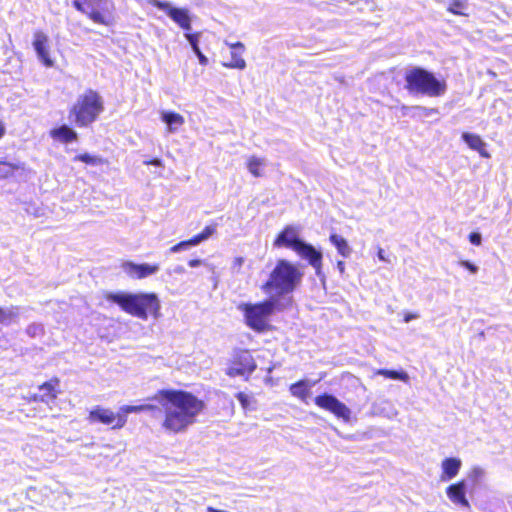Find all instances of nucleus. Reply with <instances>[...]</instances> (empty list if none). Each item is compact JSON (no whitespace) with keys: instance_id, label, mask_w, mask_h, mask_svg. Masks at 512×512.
Segmentation results:
<instances>
[{"instance_id":"9b49d317","label":"nucleus","mask_w":512,"mask_h":512,"mask_svg":"<svg viewBox=\"0 0 512 512\" xmlns=\"http://www.w3.org/2000/svg\"><path fill=\"white\" fill-rule=\"evenodd\" d=\"M314 403L319 408L332 413L337 418L345 421L350 419V409L332 394H319L314 398Z\"/></svg>"},{"instance_id":"4c0bfd02","label":"nucleus","mask_w":512,"mask_h":512,"mask_svg":"<svg viewBox=\"0 0 512 512\" xmlns=\"http://www.w3.org/2000/svg\"><path fill=\"white\" fill-rule=\"evenodd\" d=\"M202 261L200 259H191L188 261V265L190 267H198L199 265H201Z\"/></svg>"},{"instance_id":"e433bc0d","label":"nucleus","mask_w":512,"mask_h":512,"mask_svg":"<svg viewBox=\"0 0 512 512\" xmlns=\"http://www.w3.org/2000/svg\"><path fill=\"white\" fill-rule=\"evenodd\" d=\"M417 317H418V315H417V314H413V313H405V314H404V317H403V320H404L405 322H409V321H411V320H413V319H416Z\"/></svg>"},{"instance_id":"c756f323","label":"nucleus","mask_w":512,"mask_h":512,"mask_svg":"<svg viewBox=\"0 0 512 512\" xmlns=\"http://www.w3.org/2000/svg\"><path fill=\"white\" fill-rule=\"evenodd\" d=\"M375 375H381V376H384L385 378L394 379V380H402V381L408 380V375L404 371L378 369L375 371Z\"/></svg>"},{"instance_id":"a211bd4d","label":"nucleus","mask_w":512,"mask_h":512,"mask_svg":"<svg viewBox=\"0 0 512 512\" xmlns=\"http://www.w3.org/2000/svg\"><path fill=\"white\" fill-rule=\"evenodd\" d=\"M215 232V228L212 226H206L199 234L194 235L192 238L184 241H180L170 248L171 252H178L189 246L198 245L200 242L208 239Z\"/></svg>"},{"instance_id":"412c9836","label":"nucleus","mask_w":512,"mask_h":512,"mask_svg":"<svg viewBox=\"0 0 512 512\" xmlns=\"http://www.w3.org/2000/svg\"><path fill=\"white\" fill-rule=\"evenodd\" d=\"M461 466H462V462L459 458H456V457L445 458L441 464V468H442V473L440 476L441 480L447 481V480H450V479L456 477L460 471Z\"/></svg>"},{"instance_id":"0eeeda50","label":"nucleus","mask_w":512,"mask_h":512,"mask_svg":"<svg viewBox=\"0 0 512 512\" xmlns=\"http://www.w3.org/2000/svg\"><path fill=\"white\" fill-rule=\"evenodd\" d=\"M238 309L243 313L245 324L257 333L270 331V317L278 305L275 299H265L258 303H241Z\"/></svg>"},{"instance_id":"423d86ee","label":"nucleus","mask_w":512,"mask_h":512,"mask_svg":"<svg viewBox=\"0 0 512 512\" xmlns=\"http://www.w3.org/2000/svg\"><path fill=\"white\" fill-rule=\"evenodd\" d=\"M405 88L410 93L438 97L445 93V81L438 80L433 73L421 68L415 67L405 73Z\"/></svg>"},{"instance_id":"7ed1b4c3","label":"nucleus","mask_w":512,"mask_h":512,"mask_svg":"<svg viewBox=\"0 0 512 512\" xmlns=\"http://www.w3.org/2000/svg\"><path fill=\"white\" fill-rule=\"evenodd\" d=\"M104 299L117 304L122 311L141 320H147L149 316L157 317L160 310L159 299L154 293L106 292Z\"/></svg>"},{"instance_id":"6e6552de","label":"nucleus","mask_w":512,"mask_h":512,"mask_svg":"<svg viewBox=\"0 0 512 512\" xmlns=\"http://www.w3.org/2000/svg\"><path fill=\"white\" fill-rule=\"evenodd\" d=\"M107 0H73V7L85 14L90 20L100 25L113 23L111 10L106 6Z\"/></svg>"},{"instance_id":"4be33fe9","label":"nucleus","mask_w":512,"mask_h":512,"mask_svg":"<svg viewBox=\"0 0 512 512\" xmlns=\"http://www.w3.org/2000/svg\"><path fill=\"white\" fill-rule=\"evenodd\" d=\"M462 138L472 150L477 151L482 157H490V154L486 150V144L479 135L463 133Z\"/></svg>"},{"instance_id":"cd10ccee","label":"nucleus","mask_w":512,"mask_h":512,"mask_svg":"<svg viewBox=\"0 0 512 512\" xmlns=\"http://www.w3.org/2000/svg\"><path fill=\"white\" fill-rule=\"evenodd\" d=\"M468 8L467 0H451L447 7V11L459 16H467L466 10Z\"/></svg>"},{"instance_id":"2eb2a0df","label":"nucleus","mask_w":512,"mask_h":512,"mask_svg":"<svg viewBox=\"0 0 512 512\" xmlns=\"http://www.w3.org/2000/svg\"><path fill=\"white\" fill-rule=\"evenodd\" d=\"M446 494L452 503L466 508L470 507L469 501L466 498V484L464 480H459L449 485L446 488Z\"/></svg>"},{"instance_id":"a19ab883","label":"nucleus","mask_w":512,"mask_h":512,"mask_svg":"<svg viewBox=\"0 0 512 512\" xmlns=\"http://www.w3.org/2000/svg\"><path fill=\"white\" fill-rule=\"evenodd\" d=\"M145 163H146V164H148V165L159 166V165H160V160H158V159H153V160L147 161V162H145Z\"/></svg>"},{"instance_id":"37998d69","label":"nucleus","mask_w":512,"mask_h":512,"mask_svg":"<svg viewBox=\"0 0 512 512\" xmlns=\"http://www.w3.org/2000/svg\"><path fill=\"white\" fill-rule=\"evenodd\" d=\"M378 257H379L380 260L385 261L383 249H379L378 250Z\"/></svg>"},{"instance_id":"f3484780","label":"nucleus","mask_w":512,"mask_h":512,"mask_svg":"<svg viewBox=\"0 0 512 512\" xmlns=\"http://www.w3.org/2000/svg\"><path fill=\"white\" fill-rule=\"evenodd\" d=\"M50 137L60 143L68 144L78 140V133L68 125H60L50 130Z\"/></svg>"},{"instance_id":"2f4dec72","label":"nucleus","mask_w":512,"mask_h":512,"mask_svg":"<svg viewBox=\"0 0 512 512\" xmlns=\"http://www.w3.org/2000/svg\"><path fill=\"white\" fill-rule=\"evenodd\" d=\"M200 34H186L188 41L190 42L194 52L198 56L199 62L202 65L208 64L207 57L201 52V50L198 47V37Z\"/></svg>"},{"instance_id":"39448f33","label":"nucleus","mask_w":512,"mask_h":512,"mask_svg":"<svg viewBox=\"0 0 512 512\" xmlns=\"http://www.w3.org/2000/svg\"><path fill=\"white\" fill-rule=\"evenodd\" d=\"M273 246L276 248H289L301 258L306 259L320 274L322 268V253L309 243L304 242L299 235V229L292 225H286L275 237Z\"/></svg>"},{"instance_id":"20e7f679","label":"nucleus","mask_w":512,"mask_h":512,"mask_svg":"<svg viewBox=\"0 0 512 512\" xmlns=\"http://www.w3.org/2000/svg\"><path fill=\"white\" fill-rule=\"evenodd\" d=\"M104 110V99L101 94L89 88L70 106L68 118L76 127L87 128L99 119Z\"/></svg>"},{"instance_id":"79ce46f5","label":"nucleus","mask_w":512,"mask_h":512,"mask_svg":"<svg viewBox=\"0 0 512 512\" xmlns=\"http://www.w3.org/2000/svg\"><path fill=\"white\" fill-rule=\"evenodd\" d=\"M206 511H207V512H226V511H223V510L216 509V508H214V507H212V506H208V507L206 508Z\"/></svg>"},{"instance_id":"5701e85b","label":"nucleus","mask_w":512,"mask_h":512,"mask_svg":"<svg viewBox=\"0 0 512 512\" xmlns=\"http://www.w3.org/2000/svg\"><path fill=\"white\" fill-rule=\"evenodd\" d=\"M120 414H122V417L127 419V415L130 413H140L145 411H156L158 410V406L151 404V403H145L140 405H124L119 408Z\"/></svg>"},{"instance_id":"f704fd0d","label":"nucleus","mask_w":512,"mask_h":512,"mask_svg":"<svg viewBox=\"0 0 512 512\" xmlns=\"http://www.w3.org/2000/svg\"><path fill=\"white\" fill-rule=\"evenodd\" d=\"M244 263V258L241 256L235 257L232 262V269L236 272H240Z\"/></svg>"},{"instance_id":"72a5a7b5","label":"nucleus","mask_w":512,"mask_h":512,"mask_svg":"<svg viewBox=\"0 0 512 512\" xmlns=\"http://www.w3.org/2000/svg\"><path fill=\"white\" fill-rule=\"evenodd\" d=\"M469 238V241L475 245V246H479L481 245L482 243V238H481V235L477 232H471L468 236Z\"/></svg>"},{"instance_id":"58836bf2","label":"nucleus","mask_w":512,"mask_h":512,"mask_svg":"<svg viewBox=\"0 0 512 512\" xmlns=\"http://www.w3.org/2000/svg\"><path fill=\"white\" fill-rule=\"evenodd\" d=\"M337 268H338L340 274L343 275L345 273V263H344V261L339 260L337 262Z\"/></svg>"},{"instance_id":"b1692460","label":"nucleus","mask_w":512,"mask_h":512,"mask_svg":"<svg viewBox=\"0 0 512 512\" xmlns=\"http://www.w3.org/2000/svg\"><path fill=\"white\" fill-rule=\"evenodd\" d=\"M162 120L169 126V131L173 132L177 127H180L184 124V117L173 111L163 112Z\"/></svg>"},{"instance_id":"393cba45","label":"nucleus","mask_w":512,"mask_h":512,"mask_svg":"<svg viewBox=\"0 0 512 512\" xmlns=\"http://www.w3.org/2000/svg\"><path fill=\"white\" fill-rule=\"evenodd\" d=\"M24 165L21 163H12L0 160V179H7L15 174L18 170H23Z\"/></svg>"},{"instance_id":"1a4fd4ad","label":"nucleus","mask_w":512,"mask_h":512,"mask_svg":"<svg viewBox=\"0 0 512 512\" xmlns=\"http://www.w3.org/2000/svg\"><path fill=\"white\" fill-rule=\"evenodd\" d=\"M257 364L249 350L237 351L228 368L226 374L229 377L244 376L247 380L249 376L256 370Z\"/></svg>"},{"instance_id":"6ab92c4d","label":"nucleus","mask_w":512,"mask_h":512,"mask_svg":"<svg viewBox=\"0 0 512 512\" xmlns=\"http://www.w3.org/2000/svg\"><path fill=\"white\" fill-rule=\"evenodd\" d=\"M228 45L231 50V60L230 62L223 63V66L240 70L244 69L246 67V62L242 58V54L245 50L244 45L241 42L230 43Z\"/></svg>"},{"instance_id":"f8f14e48","label":"nucleus","mask_w":512,"mask_h":512,"mask_svg":"<svg viewBox=\"0 0 512 512\" xmlns=\"http://www.w3.org/2000/svg\"><path fill=\"white\" fill-rule=\"evenodd\" d=\"M148 3L152 7L164 11L181 29H190L191 17L187 9L172 7L169 2L161 0H149Z\"/></svg>"},{"instance_id":"bb28decb","label":"nucleus","mask_w":512,"mask_h":512,"mask_svg":"<svg viewBox=\"0 0 512 512\" xmlns=\"http://www.w3.org/2000/svg\"><path fill=\"white\" fill-rule=\"evenodd\" d=\"M73 161L74 162L79 161V162L85 163L87 165H103V164H107V160L106 159H103V158H101L99 156L91 155L89 153L78 154V155L74 156Z\"/></svg>"},{"instance_id":"dca6fc26","label":"nucleus","mask_w":512,"mask_h":512,"mask_svg":"<svg viewBox=\"0 0 512 512\" xmlns=\"http://www.w3.org/2000/svg\"><path fill=\"white\" fill-rule=\"evenodd\" d=\"M34 47L43 65L46 67H52L54 65V61L50 57V44L46 35L40 34L34 41Z\"/></svg>"},{"instance_id":"a878e982","label":"nucleus","mask_w":512,"mask_h":512,"mask_svg":"<svg viewBox=\"0 0 512 512\" xmlns=\"http://www.w3.org/2000/svg\"><path fill=\"white\" fill-rule=\"evenodd\" d=\"M329 240L336 247L338 253L343 257L346 258L351 254V248L342 236L333 233L330 235Z\"/></svg>"},{"instance_id":"c9c22d12","label":"nucleus","mask_w":512,"mask_h":512,"mask_svg":"<svg viewBox=\"0 0 512 512\" xmlns=\"http://www.w3.org/2000/svg\"><path fill=\"white\" fill-rule=\"evenodd\" d=\"M460 265L466 269H468L471 273H476L478 271V268L476 265L471 263L468 260H463L460 262Z\"/></svg>"},{"instance_id":"ea45409f","label":"nucleus","mask_w":512,"mask_h":512,"mask_svg":"<svg viewBox=\"0 0 512 512\" xmlns=\"http://www.w3.org/2000/svg\"><path fill=\"white\" fill-rule=\"evenodd\" d=\"M6 128L4 123L0 120V139L5 135Z\"/></svg>"},{"instance_id":"aec40b11","label":"nucleus","mask_w":512,"mask_h":512,"mask_svg":"<svg viewBox=\"0 0 512 512\" xmlns=\"http://www.w3.org/2000/svg\"><path fill=\"white\" fill-rule=\"evenodd\" d=\"M311 387L312 383L308 380L301 379L289 386V392L294 398L303 403H307L311 395Z\"/></svg>"},{"instance_id":"f257e3e1","label":"nucleus","mask_w":512,"mask_h":512,"mask_svg":"<svg viewBox=\"0 0 512 512\" xmlns=\"http://www.w3.org/2000/svg\"><path fill=\"white\" fill-rule=\"evenodd\" d=\"M148 400L157 401L162 406L161 427L172 434L185 432L206 408L204 400L182 389H160Z\"/></svg>"},{"instance_id":"c85d7f7f","label":"nucleus","mask_w":512,"mask_h":512,"mask_svg":"<svg viewBox=\"0 0 512 512\" xmlns=\"http://www.w3.org/2000/svg\"><path fill=\"white\" fill-rule=\"evenodd\" d=\"M247 168L248 171L254 176V177H261L262 172L260 168L264 165V161L256 156H251L247 160Z\"/></svg>"},{"instance_id":"4468645a","label":"nucleus","mask_w":512,"mask_h":512,"mask_svg":"<svg viewBox=\"0 0 512 512\" xmlns=\"http://www.w3.org/2000/svg\"><path fill=\"white\" fill-rule=\"evenodd\" d=\"M122 270L132 279H143L155 274L159 270L158 264H136L132 261H125L121 264Z\"/></svg>"},{"instance_id":"f03ea898","label":"nucleus","mask_w":512,"mask_h":512,"mask_svg":"<svg viewBox=\"0 0 512 512\" xmlns=\"http://www.w3.org/2000/svg\"><path fill=\"white\" fill-rule=\"evenodd\" d=\"M303 277L304 272L297 264L281 258L276 261L260 288L266 294L285 296L292 294L301 285Z\"/></svg>"},{"instance_id":"7c9ffc66","label":"nucleus","mask_w":512,"mask_h":512,"mask_svg":"<svg viewBox=\"0 0 512 512\" xmlns=\"http://www.w3.org/2000/svg\"><path fill=\"white\" fill-rule=\"evenodd\" d=\"M235 397L239 401L243 410H252L255 408V399L252 394H246L245 392H238Z\"/></svg>"},{"instance_id":"9d476101","label":"nucleus","mask_w":512,"mask_h":512,"mask_svg":"<svg viewBox=\"0 0 512 512\" xmlns=\"http://www.w3.org/2000/svg\"><path fill=\"white\" fill-rule=\"evenodd\" d=\"M87 419L90 423L108 425L112 429H122L127 423V419L122 417L120 410L114 413L111 409L99 405L89 411Z\"/></svg>"},{"instance_id":"ddd939ff","label":"nucleus","mask_w":512,"mask_h":512,"mask_svg":"<svg viewBox=\"0 0 512 512\" xmlns=\"http://www.w3.org/2000/svg\"><path fill=\"white\" fill-rule=\"evenodd\" d=\"M60 379L57 376L51 377L38 386L39 393H34L30 396V401L36 403H52L61 393Z\"/></svg>"},{"instance_id":"473e14b6","label":"nucleus","mask_w":512,"mask_h":512,"mask_svg":"<svg viewBox=\"0 0 512 512\" xmlns=\"http://www.w3.org/2000/svg\"><path fill=\"white\" fill-rule=\"evenodd\" d=\"M16 313L12 312V311H5L3 310L2 308H0V322L1 323H7L9 322L10 320H12L13 318L16 317Z\"/></svg>"}]
</instances>
